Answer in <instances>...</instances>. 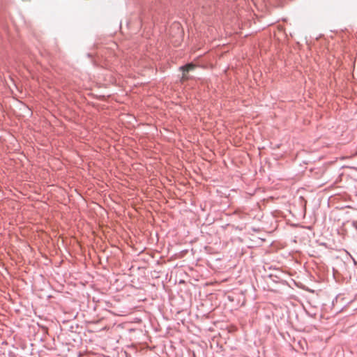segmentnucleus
Listing matches in <instances>:
<instances>
[{"instance_id": "nucleus-1", "label": "nucleus", "mask_w": 357, "mask_h": 357, "mask_svg": "<svg viewBox=\"0 0 357 357\" xmlns=\"http://www.w3.org/2000/svg\"><path fill=\"white\" fill-rule=\"evenodd\" d=\"M195 68V65L192 64V63H188L185 66H181V69L183 71V77H182V80H185L188 79V77H186L185 75V73H188L190 70H192Z\"/></svg>"}, {"instance_id": "nucleus-2", "label": "nucleus", "mask_w": 357, "mask_h": 357, "mask_svg": "<svg viewBox=\"0 0 357 357\" xmlns=\"http://www.w3.org/2000/svg\"><path fill=\"white\" fill-rule=\"evenodd\" d=\"M174 28H176L177 29L178 38L180 39L181 38L182 33H183V31L180 27V25L178 24H174Z\"/></svg>"}]
</instances>
